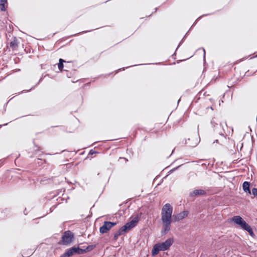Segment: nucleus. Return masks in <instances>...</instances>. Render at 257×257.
Returning <instances> with one entry per match:
<instances>
[{
  "mask_svg": "<svg viewBox=\"0 0 257 257\" xmlns=\"http://www.w3.org/2000/svg\"><path fill=\"white\" fill-rule=\"evenodd\" d=\"M173 207L169 204H165L162 209L161 220L163 223L162 233L165 234L170 230L172 222Z\"/></svg>",
  "mask_w": 257,
  "mask_h": 257,
  "instance_id": "nucleus-1",
  "label": "nucleus"
},
{
  "mask_svg": "<svg viewBox=\"0 0 257 257\" xmlns=\"http://www.w3.org/2000/svg\"><path fill=\"white\" fill-rule=\"evenodd\" d=\"M174 242L173 238H169L165 241L155 244L152 249V255H157L160 251H164L168 249Z\"/></svg>",
  "mask_w": 257,
  "mask_h": 257,
  "instance_id": "nucleus-2",
  "label": "nucleus"
},
{
  "mask_svg": "<svg viewBox=\"0 0 257 257\" xmlns=\"http://www.w3.org/2000/svg\"><path fill=\"white\" fill-rule=\"evenodd\" d=\"M231 220L240 228L247 231L251 236H253L254 233L252 228L240 216H234L231 218Z\"/></svg>",
  "mask_w": 257,
  "mask_h": 257,
  "instance_id": "nucleus-3",
  "label": "nucleus"
},
{
  "mask_svg": "<svg viewBox=\"0 0 257 257\" xmlns=\"http://www.w3.org/2000/svg\"><path fill=\"white\" fill-rule=\"evenodd\" d=\"M74 238V234L70 231H65L62 237V243L63 245L70 244Z\"/></svg>",
  "mask_w": 257,
  "mask_h": 257,
  "instance_id": "nucleus-4",
  "label": "nucleus"
},
{
  "mask_svg": "<svg viewBox=\"0 0 257 257\" xmlns=\"http://www.w3.org/2000/svg\"><path fill=\"white\" fill-rule=\"evenodd\" d=\"M141 217V214H137L136 216L133 218V219L130 222L126 223L123 226L125 230L127 232L134 227L139 222Z\"/></svg>",
  "mask_w": 257,
  "mask_h": 257,
  "instance_id": "nucleus-5",
  "label": "nucleus"
},
{
  "mask_svg": "<svg viewBox=\"0 0 257 257\" xmlns=\"http://www.w3.org/2000/svg\"><path fill=\"white\" fill-rule=\"evenodd\" d=\"M199 141L200 139L198 134H195L187 139L186 144L189 147H195L198 145Z\"/></svg>",
  "mask_w": 257,
  "mask_h": 257,
  "instance_id": "nucleus-6",
  "label": "nucleus"
},
{
  "mask_svg": "<svg viewBox=\"0 0 257 257\" xmlns=\"http://www.w3.org/2000/svg\"><path fill=\"white\" fill-rule=\"evenodd\" d=\"M116 224V222L110 221H104L103 225L99 228V231L101 233H107L113 226Z\"/></svg>",
  "mask_w": 257,
  "mask_h": 257,
  "instance_id": "nucleus-7",
  "label": "nucleus"
},
{
  "mask_svg": "<svg viewBox=\"0 0 257 257\" xmlns=\"http://www.w3.org/2000/svg\"><path fill=\"white\" fill-rule=\"evenodd\" d=\"M188 214V212L187 211H183L176 215H174L173 216V219L174 221H179L184 218H185Z\"/></svg>",
  "mask_w": 257,
  "mask_h": 257,
  "instance_id": "nucleus-8",
  "label": "nucleus"
},
{
  "mask_svg": "<svg viewBox=\"0 0 257 257\" xmlns=\"http://www.w3.org/2000/svg\"><path fill=\"white\" fill-rule=\"evenodd\" d=\"M206 191L202 189H196L190 193V196L193 197L197 196H203L206 194Z\"/></svg>",
  "mask_w": 257,
  "mask_h": 257,
  "instance_id": "nucleus-9",
  "label": "nucleus"
},
{
  "mask_svg": "<svg viewBox=\"0 0 257 257\" xmlns=\"http://www.w3.org/2000/svg\"><path fill=\"white\" fill-rule=\"evenodd\" d=\"M127 231L125 230V229L124 228L123 226H122L117 231H116L113 236V239L114 240H116L118 237L124 234V233L126 232Z\"/></svg>",
  "mask_w": 257,
  "mask_h": 257,
  "instance_id": "nucleus-10",
  "label": "nucleus"
},
{
  "mask_svg": "<svg viewBox=\"0 0 257 257\" xmlns=\"http://www.w3.org/2000/svg\"><path fill=\"white\" fill-rule=\"evenodd\" d=\"M71 249L72 251V255L75 253L77 254H83L86 252L85 250H83V249H81L79 248V247H73L71 248Z\"/></svg>",
  "mask_w": 257,
  "mask_h": 257,
  "instance_id": "nucleus-11",
  "label": "nucleus"
},
{
  "mask_svg": "<svg viewBox=\"0 0 257 257\" xmlns=\"http://www.w3.org/2000/svg\"><path fill=\"white\" fill-rule=\"evenodd\" d=\"M243 189L244 192L250 194V190L249 189V183L248 182H244L242 185Z\"/></svg>",
  "mask_w": 257,
  "mask_h": 257,
  "instance_id": "nucleus-12",
  "label": "nucleus"
},
{
  "mask_svg": "<svg viewBox=\"0 0 257 257\" xmlns=\"http://www.w3.org/2000/svg\"><path fill=\"white\" fill-rule=\"evenodd\" d=\"M72 250H71V248L68 249L63 254L60 256V257H70L72 256Z\"/></svg>",
  "mask_w": 257,
  "mask_h": 257,
  "instance_id": "nucleus-13",
  "label": "nucleus"
},
{
  "mask_svg": "<svg viewBox=\"0 0 257 257\" xmlns=\"http://www.w3.org/2000/svg\"><path fill=\"white\" fill-rule=\"evenodd\" d=\"M7 4L6 0H1L0 3V9L2 11H5L6 10L5 6Z\"/></svg>",
  "mask_w": 257,
  "mask_h": 257,
  "instance_id": "nucleus-14",
  "label": "nucleus"
},
{
  "mask_svg": "<svg viewBox=\"0 0 257 257\" xmlns=\"http://www.w3.org/2000/svg\"><path fill=\"white\" fill-rule=\"evenodd\" d=\"M10 47L14 49L18 47V42L15 38L10 43Z\"/></svg>",
  "mask_w": 257,
  "mask_h": 257,
  "instance_id": "nucleus-15",
  "label": "nucleus"
},
{
  "mask_svg": "<svg viewBox=\"0 0 257 257\" xmlns=\"http://www.w3.org/2000/svg\"><path fill=\"white\" fill-rule=\"evenodd\" d=\"M65 62V61L64 60H63L62 59H59V62L58 63V66L59 69L61 71H62L63 68V67H64L63 62Z\"/></svg>",
  "mask_w": 257,
  "mask_h": 257,
  "instance_id": "nucleus-16",
  "label": "nucleus"
},
{
  "mask_svg": "<svg viewBox=\"0 0 257 257\" xmlns=\"http://www.w3.org/2000/svg\"><path fill=\"white\" fill-rule=\"evenodd\" d=\"M93 247H94L93 245H89V246H88L86 249H83L85 250L86 252V251H90V250H92L93 248Z\"/></svg>",
  "mask_w": 257,
  "mask_h": 257,
  "instance_id": "nucleus-17",
  "label": "nucleus"
},
{
  "mask_svg": "<svg viewBox=\"0 0 257 257\" xmlns=\"http://www.w3.org/2000/svg\"><path fill=\"white\" fill-rule=\"evenodd\" d=\"M252 193L254 196H257V188H253L252 189Z\"/></svg>",
  "mask_w": 257,
  "mask_h": 257,
  "instance_id": "nucleus-18",
  "label": "nucleus"
},
{
  "mask_svg": "<svg viewBox=\"0 0 257 257\" xmlns=\"http://www.w3.org/2000/svg\"><path fill=\"white\" fill-rule=\"evenodd\" d=\"M95 153V152L93 151V150H91L90 152H89V154H91V155H92L93 154Z\"/></svg>",
  "mask_w": 257,
  "mask_h": 257,
  "instance_id": "nucleus-19",
  "label": "nucleus"
},
{
  "mask_svg": "<svg viewBox=\"0 0 257 257\" xmlns=\"http://www.w3.org/2000/svg\"><path fill=\"white\" fill-rule=\"evenodd\" d=\"M220 135L221 136V137H222L225 138V137L224 136V135L223 134H221Z\"/></svg>",
  "mask_w": 257,
  "mask_h": 257,
  "instance_id": "nucleus-20",
  "label": "nucleus"
},
{
  "mask_svg": "<svg viewBox=\"0 0 257 257\" xmlns=\"http://www.w3.org/2000/svg\"><path fill=\"white\" fill-rule=\"evenodd\" d=\"M218 140H216L213 142V143H215V142H216V143H218Z\"/></svg>",
  "mask_w": 257,
  "mask_h": 257,
  "instance_id": "nucleus-21",
  "label": "nucleus"
},
{
  "mask_svg": "<svg viewBox=\"0 0 257 257\" xmlns=\"http://www.w3.org/2000/svg\"><path fill=\"white\" fill-rule=\"evenodd\" d=\"M203 51H204V56H205V50L203 49Z\"/></svg>",
  "mask_w": 257,
  "mask_h": 257,
  "instance_id": "nucleus-22",
  "label": "nucleus"
},
{
  "mask_svg": "<svg viewBox=\"0 0 257 257\" xmlns=\"http://www.w3.org/2000/svg\"><path fill=\"white\" fill-rule=\"evenodd\" d=\"M32 251L31 250V252L30 253V254H32Z\"/></svg>",
  "mask_w": 257,
  "mask_h": 257,
  "instance_id": "nucleus-23",
  "label": "nucleus"
}]
</instances>
